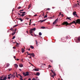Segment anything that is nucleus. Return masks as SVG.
<instances>
[{
  "label": "nucleus",
  "instance_id": "8fccbe9b",
  "mask_svg": "<svg viewBox=\"0 0 80 80\" xmlns=\"http://www.w3.org/2000/svg\"><path fill=\"white\" fill-rule=\"evenodd\" d=\"M50 67H52V66L50 65H49V68H50Z\"/></svg>",
  "mask_w": 80,
  "mask_h": 80
},
{
  "label": "nucleus",
  "instance_id": "412c9836",
  "mask_svg": "<svg viewBox=\"0 0 80 80\" xmlns=\"http://www.w3.org/2000/svg\"><path fill=\"white\" fill-rule=\"evenodd\" d=\"M7 80V77H4L3 79V80Z\"/></svg>",
  "mask_w": 80,
  "mask_h": 80
},
{
  "label": "nucleus",
  "instance_id": "6ab92c4d",
  "mask_svg": "<svg viewBox=\"0 0 80 80\" xmlns=\"http://www.w3.org/2000/svg\"><path fill=\"white\" fill-rule=\"evenodd\" d=\"M36 75H37L38 76L40 75V73L38 72L36 73Z\"/></svg>",
  "mask_w": 80,
  "mask_h": 80
},
{
  "label": "nucleus",
  "instance_id": "864d4df0",
  "mask_svg": "<svg viewBox=\"0 0 80 80\" xmlns=\"http://www.w3.org/2000/svg\"><path fill=\"white\" fill-rule=\"evenodd\" d=\"M31 21H32V19H30V23H31Z\"/></svg>",
  "mask_w": 80,
  "mask_h": 80
},
{
  "label": "nucleus",
  "instance_id": "58836bf2",
  "mask_svg": "<svg viewBox=\"0 0 80 80\" xmlns=\"http://www.w3.org/2000/svg\"><path fill=\"white\" fill-rule=\"evenodd\" d=\"M62 15V14H61V12H60L59 13V15H58V16H60V15Z\"/></svg>",
  "mask_w": 80,
  "mask_h": 80
},
{
  "label": "nucleus",
  "instance_id": "09e8293b",
  "mask_svg": "<svg viewBox=\"0 0 80 80\" xmlns=\"http://www.w3.org/2000/svg\"><path fill=\"white\" fill-rule=\"evenodd\" d=\"M18 15H20V16H21V14L19 13H18Z\"/></svg>",
  "mask_w": 80,
  "mask_h": 80
},
{
  "label": "nucleus",
  "instance_id": "c9c22d12",
  "mask_svg": "<svg viewBox=\"0 0 80 80\" xmlns=\"http://www.w3.org/2000/svg\"><path fill=\"white\" fill-rule=\"evenodd\" d=\"M24 15H25V14H22V15H21V16H22V17H23Z\"/></svg>",
  "mask_w": 80,
  "mask_h": 80
},
{
  "label": "nucleus",
  "instance_id": "603ef678",
  "mask_svg": "<svg viewBox=\"0 0 80 80\" xmlns=\"http://www.w3.org/2000/svg\"><path fill=\"white\" fill-rule=\"evenodd\" d=\"M77 4H76L75 5V7H77Z\"/></svg>",
  "mask_w": 80,
  "mask_h": 80
},
{
  "label": "nucleus",
  "instance_id": "4c0bfd02",
  "mask_svg": "<svg viewBox=\"0 0 80 80\" xmlns=\"http://www.w3.org/2000/svg\"><path fill=\"white\" fill-rule=\"evenodd\" d=\"M53 74L54 76H55V75H56V74L55 73V72H54Z\"/></svg>",
  "mask_w": 80,
  "mask_h": 80
},
{
  "label": "nucleus",
  "instance_id": "a878e982",
  "mask_svg": "<svg viewBox=\"0 0 80 80\" xmlns=\"http://www.w3.org/2000/svg\"><path fill=\"white\" fill-rule=\"evenodd\" d=\"M34 70L35 71H39V70L38 69H34Z\"/></svg>",
  "mask_w": 80,
  "mask_h": 80
},
{
  "label": "nucleus",
  "instance_id": "f8f14e48",
  "mask_svg": "<svg viewBox=\"0 0 80 80\" xmlns=\"http://www.w3.org/2000/svg\"><path fill=\"white\" fill-rule=\"evenodd\" d=\"M22 53H24V52H25V50L23 49V48H22Z\"/></svg>",
  "mask_w": 80,
  "mask_h": 80
},
{
  "label": "nucleus",
  "instance_id": "f3484780",
  "mask_svg": "<svg viewBox=\"0 0 80 80\" xmlns=\"http://www.w3.org/2000/svg\"><path fill=\"white\" fill-rule=\"evenodd\" d=\"M15 33H16L15 32H13L12 33V36L14 35L15 34Z\"/></svg>",
  "mask_w": 80,
  "mask_h": 80
},
{
  "label": "nucleus",
  "instance_id": "0eeeda50",
  "mask_svg": "<svg viewBox=\"0 0 80 80\" xmlns=\"http://www.w3.org/2000/svg\"><path fill=\"white\" fill-rule=\"evenodd\" d=\"M47 19H45L44 20H40L38 22H43L44 21H45V20H46Z\"/></svg>",
  "mask_w": 80,
  "mask_h": 80
},
{
  "label": "nucleus",
  "instance_id": "bf43d9fd",
  "mask_svg": "<svg viewBox=\"0 0 80 80\" xmlns=\"http://www.w3.org/2000/svg\"><path fill=\"white\" fill-rule=\"evenodd\" d=\"M16 44L17 45H19V44H18V43H17V42H16Z\"/></svg>",
  "mask_w": 80,
  "mask_h": 80
},
{
  "label": "nucleus",
  "instance_id": "ddd939ff",
  "mask_svg": "<svg viewBox=\"0 0 80 80\" xmlns=\"http://www.w3.org/2000/svg\"><path fill=\"white\" fill-rule=\"evenodd\" d=\"M71 17H67L66 18V19H68V20H72V19H71Z\"/></svg>",
  "mask_w": 80,
  "mask_h": 80
},
{
  "label": "nucleus",
  "instance_id": "0e129e2a",
  "mask_svg": "<svg viewBox=\"0 0 80 80\" xmlns=\"http://www.w3.org/2000/svg\"><path fill=\"white\" fill-rule=\"evenodd\" d=\"M26 53H27L28 55V54H29V53H28V52H26Z\"/></svg>",
  "mask_w": 80,
  "mask_h": 80
},
{
  "label": "nucleus",
  "instance_id": "dca6fc26",
  "mask_svg": "<svg viewBox=\"0 0 80 80\" xmlns=\"http://www.w3.org/2000/svg\"><path fill=\"white\" fill-rule=\"evenodd\" d=\"M10 30H11L12 32H13L14 31V30L13 29V28H12L10 29Z\"/></svg>",
  "mask_w": 80,
  "mask_h": 80
},
{
  "label": "nucleus",
  "instance_id": "3c124183",
  "mask_svg": "<svg viewBox=\"0 0 80 80\" xmlns=\"http://www.w3.org/2000/svg\"><path fill=\"white\" fill-rule=\"evenodd\" d=\"M16 46L17 47H19V46L18 45H16Z\"/></svg>",
  "mask_w": 80,
  "mask_h": 80
},
{
  "label": "nucleus",
  "instance_id": "f03ea898",
  "mask_svg": "<svg viewBox=\"0 0 80 80\" xmlns=\"http://www.w3.org/2000/svg\"><path fill=\"white\" fill-rule=\"evenodd\" d=\"M62 24L63 25H66V26H67V25H70V23H68V22H63V23H62Z\"/></svg>",
  "mask_w": 80,
  "mask_h": 80
},
{
  "label": "nucleus",
  "instance_id": "5701e85b",
  "mask_svg": "<svg viewBox=\"0 0 80 80\" xmlns=\"http://www.w3.org/2000/svg\"><path fill=\"white\" fill-rule=\"evenodd\" d=\"M78 41H80V37H79L78 38Z\"/></svg>",
  "mask_w": 80,
  "mask_h": 80
},
{
  "label": "nucleus",
  "instance_id": "2eb2a0df",
  "mask_svg": "<svg viewBox=\"0 0 80 80\" xmlns=\"http://www.w3.org/2000/svg\"><path fill=\"white\" fill-rule=\"evenodd\" d=\"M35 42H36V43L37 46H38V42L37 41V40H36Z\"/></svg>",
  "mask_w": 80,
  "mask_h": 80
},
{
  "label": "nucleus",
  "instance_id": "aec40b11",
  "mask_svg": "<svg viewBox=\"0 0 80 80\" xmlns=\"http://www.w3.org/2000/svg\"><path fill=\"white\" fill-rule=\"evenodd\" d=\"M30 48H32V49H33V48H34V47H33L32 46H30Z\"/></svg>",
  "mask_w": 80,
  "mask_h": 80
},
{
  "label": "nucleus",
  "instance_id": "ea45409f",
  "mask_svg": "<svg viewBox=\"0 0 80 80\" xmlns=\"http://www.w3.org/2000/svg\"><path fill=\"white\" fill-rule=\"evenodd\" d=\"M20 80H23V79L22 78H20Z\"/></svg>",
  "mask_w": 80,
  "mask_h": 80
},
{
  "label": "nucleus",
  "instance_id": "7c9ffc66",
  "mask_svg": "<svg viewBox=\"0 0 80 80\" xmlns=\"http://www.w3.org/2000/svg\"><path fill=\"white\" fill-rule=\"evenodd\" d=\"M28 55H30V56H32V53H29L28 54Z\"/></svg>",
  "mask_w": 80,
  "mask_h": 80
},
{
  "label": "nucleus",
  "instance_id": "5fc2aeb1",
  "mask_svg": "<svg viewBox=\"0 0 80 80\" xmlns=\"http://www.w3.org/2000/svg\"><path fill=\"white\" fill-rule=\"evenodd\" d=\"M17 60V61L19 60V59H15V60Z\"/></svg>",
  "mask_w": 80,
  "mask_h": 80
},
{
  "label": "nucleus",
  "instance_id": "a19ab883",
  "mask_svg": "<svg viewBox=\"0 0 80 80\" xmlns=\"http://www.w3.org/2000/svg\"><path fill=\"white\" fill-rule=\"evenodd\" d=\"M15 38V36H13L12 38V39H14V38Z\"/></svg>",
  "mask_w": 80,
  "mask_h": 80
},
{
  "label": "nucleus",
  "instance_id": "4468645a",
  "mask_svg": "<svg viewBox=\"0 0 80 80\" xmlns=\"http://www.w3.org/2000/svg\"><path fill=\"white\" fill-rule=\"evenodd\" d=\"M31 56H32L33 57H35V54H34V53H32Z\"/></svg>",
  "mask_w": 80,
  "mask_h": 80
},
{
  "label": "nucleus",
  "instance_id": "69168bd1",
  "mask_svg": "<svg viewBox=\"0 0 80 80\" xmlns=\"http://www.w3.org/2000/svg\"><path fill=\"white\" fill-rule=\"evenodd\" d=\"M10 75H11V74L8 75V76H10Z\"/></svg>",
  "mask_w": 80,
  "mask_h": 80
},
{
  "label": "nucleus",
  "instance_id": "338daca9",
  "mask_svg": "<svg viewBox=\"0 0 80 80\" xmlns=\"http://www.w3.org/2000/svg\"><path fill=\"white\" fill-rule=\"evenodd\" d=\"M15 31H17V28L15 29Z\"/></svg>",
  "mask_w": 80,
  "mask_h": 80
},
{
  "label": "nucleus",
  "instance_id": "c756f323",
  "mask_svg": "<svg viewBox=\"0 0 80 80\" xmlns=\"http://www.w3.org/2000/svg\"><path fill=\"white\" fill-rule=\"evenodd\" d=\"M11 78V77H10V76H8V79H10Z\"/></svg>",
  "mask_w": 80,
  "mask_h": 80
},
{
  "label": "nucleus",
  "instance_id": "49530a36",
  "mask_svg": "<svg viewBox=\"0 0 80 80\" xmlns=\"http://www.w3.org/2000/svg\"><path fill=\"white\" fill-rule=\"evenodd\" d=\"M61 15L62 16V17H64V15H63V14H61Z\"/></svg>",
  "mask_w": 80,
  "mask_h": 80
},
{
  "label": "nucleus",
  "instance_id": "4d7b16f0",
  "mask_svg": "<svg viewBox=\"0 0 80 80\" xmlns=\"http://www.w3.org/2000/svg\"><path fill=\"white\" fill-rule=\"evenodd\" d=\"M50 8H48L47 9V10H50Z\"/></svg>",
  "mask_w": 80,
  "mask_h": 80
},
{
  "label": "nucleus",
  "instance_id": "473e14b6",
  "mask_svg": "<svg viewBox=\"0 0 80 80\" xmlns=\"http://www.w3.org/2000/svg\"><path fill=\"white\" fill-rule=\"evenodd\" d=\"M23 9L20 10L19 11V12H23Z\"/></svg>",
  "mask_w": 80,
  "mask_h": 80
},
{
  "label": "nucleus",
  "instance_id": "20e7f679",
  "mask_svg": "<svg viewBox=\"0 0 80 80\" xmlns=\"http://www.w3.org/2000/svg\"><path fill=\"white\" fill-rule=\"evenodd\" d=\"M68 38V36H66V38H65V37H63V38H62V39H61V40H65V39H66V38Z\"/></svg>",
  "mask_w": 80,
  "mask_h": 80
},
{
  "label": "nucleus",
  "instance_id": "2f4dec72",
  "mask_svg": "<svg viewBox=\"0 0 80 80\" xmlns=\"http://www.w3.org/2000/svg\"><path fill=\"white\" fill-rule=\"evenodd\" d=\"M22 8V7H18V9H20V8Z\"/></svg>",
  "mask_w": 80,
  "mask_h": 80
},
{
  "label": "nucleus",
  "instance_id": "423d86ee",
  "mask_svg": "<svg viewBox=\"0 0 80 80\" xmlns=\"http://www.w3.org/2000/svg\"><path fill=\"white\" fill-rule=\"evenodd\" d=\"M35 30H36V28H33L30 29V31H33H33H35Z\"/></svg>",
  "mask_w": 80,
  "mask_h": 80
},
{
  "label": "nucleus",
  "instance_id": "052dcab7",
  "mask_svg": "<svg viewBox=\"0 0 80 80\" xmlns=\"http://www.w3.org/2000/svg\"><path fill=\"white\" fill-rule=\"evenodd\" d=\"M17 27L16 25L13 26V28H14V27Z\"/></svg>",
  "mask_w": 80,
  "mask_h": 80
},
{
  "label": "nucleus",
  "instance_id": "39448f33",
  "mask_svg": "<svg viewBox=\"0 0 80 80\" xmlns=\"http://www.w3.org/2000/svg\"><path fill=\"white\" fill-rule=\"evenodd\" d=\"M77 12H76L75 11L73 12V15H74V16H77V14H76Z\"/></svg>",
  "mask_w": 80,
  "mask_h": 80
},
{
  "label": "nucleus",
  "instance_id": "c85d7f7f",
  "mask_svg": "<svg viewBox=\"0 0 80 80\" xmlns=\"http://www.w3.org/2000/svg\"><path fill=\"white\" fill-rule=\"evenodd\" d=\"M11 78H13V75H11Z\"/></svg>",
  "mask_w": 80,
  "mask_h": 80
},
{
  "label": "nucleus",
  "instance_id": "de8ad7c7",
  "mask_svg": "<svg viewBox=\"0 0 80 80\" xmlns=\"http://www.w3.org/2000/svg\"><path fill=\"white\" fill-rule=\"evenodd\" d=\"M58 18L57 19H56L55 20V21L57 22V21H58Z\"/></svg>",
  "mask_w": 80,
  "mask_h": 80
},
{
  "label": "nucleus",
  "instance_id": "79ce46f5",
  "mask_svg": "<svg viewBox=\"0 0 80 80\" xmlns=\"http://www.w3.org/2000/svg\"><path fill=\"white\" fill-rule=\"evenodd\" d=\"M31 7V6H30V4L29 5V6H28V8H30V7Z\"/></svg>",
  "mask_w": 80,
  "mask_h": 80
},
{
  "label": "nucleus",
  "instance_id": "9b49d317",
  "mask_svg": "<svg viewBox=\"0 0 80 80\" xmlns=\"http://www.w3.org/2000/svg\"><path fill=\"white\" fill-rule=\"evenodd\" d=\"M41 15L42 17H44L45 14L44 12H42L41 13Z\"/></svg>",
  "mask_w": 80,
  "mask_h": 80
},
{
  "label": "nucleus",
  "instance_id": "cd10ccee",
  "mask_svg": "<svg viewBox=\"0 0 80 80\" xmlns=\"http://www.w3.org/2000/svg\"><path fill=\"white\" fill-rule=\"evenodd\" d=\"M51 76L52 77L54 78V75H51Z\"/></svg>",
  "mask_w": 80,
  "mask_h": 80
},
{
  "label": "nucleus",
  "instance_id": "4be33fe9",
  "mask_svg": "<svg viewBox=\"0 0 80 80\" xmlns=\"http://www.w3.org/2000/svg\"><path fill=\"white\" fill-rule=\"evenodd\" d=\"M56 23H57V22L54 21V22H53V25H55V24H56Z\"/></svg>",
  "mask_w": 80,
  "mask_h": 80
},
{
  "label": "nucleus",
  "instance_id": "a18cd8bd",
  "mask_svg": "<svg viewBox=\"0 0 80 80\" xmlns=\"http://www.w3.org/2000/svg\"><path fill=\"white\" fill-rule=\"evenodd\" d=\"M50 61L51 62H52V63H53V60H50Z\"/></svg>",
  "mask_w": 80,
  "mask_h": 80
},
{
  "label": "nucleus",
  "instance_id": "b1692460",
  "mask_svg": "<svg viewBox=\"0 0 80 80\" xmlns=\"http://www.w3.org/2000/svg\"><path fill=\"white\" fill-rule=\"evenodd\" d=\"M41 28L42 29H44V28H45L44 27H42Z\"/></svg>",
  "mask_w": 80,
  "mask_h": 80
},
{
  "label": "nucleus",
  "instance_id": "f704fd0d",
  "mask_svg": "<svg viewBox=\"0 0 80 80\" xmlns=\"http://www.w3.org/2000/svg\"><path fill=\"white\" fill-rule=\"evenodd\" d=\"M30 33L31 34L32 33H33V32H32V31H30Z\"/></svg>",
  "mask_w": 80,
  "mask_h": 80
},
{
  "label": "nucleus",
  "instance_id": "bb28decb",
  "mask_svg": "<svg viewBox=\"0 0 80 80\" xmlns=\"http://www.w3.org/2000/svg\"><path fill=\"white\" fill-rule=\"evenodd\" d=\"M12 70V68H10L8 69V71H11Z\"/></svg>",
  "mask_w": 80,
  "mask_h": 80
},
{
  "label": "nucleus",
  "instance_id": "13d9d810",
  "mask_svg": "<svg viewBox=\"0 0 80 80\" xmlns=\"http://www.w3.org/2000/svg\"><path fill=\"white\" fill-rule=\"evenodd\" d=\"M13 49L16 48L15 47H13Z\"/></svg>",
  "mask_w": 80,
  "mask_h": 80
},
{
  "label": "nucleus",
  "instance_id": "6e6552de",
  "mask_svg": "<svg viewBox=\"0 0 80 80\" xmlns=\"http://www.w3.org/2000/svg\"><path fill=\"white\" fill-rule=\"evenodd\" d=\"M17 19H18V20H20L21 22H23V20H22V19L21 18H17Z\"/></svg>",
  "mask_w": 80,
  "mask_h": 80
},
{
  "label": "nucleus",
  "instance_id": "f257e3e1",
  "mask_svg": "<svg viewBox=\"0 0 80 80\" xmlns=\"http://www.w3.org/2000/svg\"><path fill=\"white\" fill-rule=\"evenodd\" d=\"M70 25H71L72 23H75V25H77V23H78V24H80V19H78L76 20V22L75 21H73L71 23H69Z\"/></svg>",
  "mask_w": 80,
  "mask_h": 80
},
{
  "label": "nucleus",
  "instance_id": "1a4fd4ad",
  "mask_svg": "<svg viewBox=\"0 0 80 80\" xmlns=\"http://www.w3.org/2000/svg\"><path fill=\"white\" fill-rule=\"evenodd\" d=\"M14 65L15 68H17L18 67V65L17 64H14Z\"/></svg>",
  "mask_w": 80,
  "mask_h": 80
},
{
  "label": "nucleus",
  "instance_id": "e2e57ef3",
  "mask_svg": "<svg viewBox=\"0 0 80 80\" xmlns=\"http://www.w3.org/2000/svg\"><path fill=\"white\" fill-rule=\"evenodd\" d=\"M20 13H22V12H21V11L20 12Z\"/></svg>",
  "mask_w": 80,
  "mask_h": 80
},
{
  "label": "nucleus",
  "instance_id": "a211bd4d",
  "mask_svg": "<svg viewBox=\"0 0 80 80\" xmlns=\"http://www.w3.org/2000/svg\"><path fill=\"white\" fill-rule=\"evenodd\" d=\"M10 66V64H9V63H7V66L6 67V68H7V67H8V66Z\"/></svg>",
  "mask_w": 80,
  "mask_h": 80
},
{
  "label": "nucleus",
  "instance_id": "37998d69",
  "mask_svg": "<svg viewBox=\"0 0 80 80\" xmlns=\"http://www.w3.org/2000/svg\"><path fill=\"white\" fill-rule=\"evenodd\" d=\"M26 12H22V14H25V13H26Z\"/></svg>",
  "mask_w": 80,
  "mask_h": 80
},
{
  "label": "nucleus",
  "instance_id": "680f3d73",
  "mask_svg": "<svg viewBox=\"0 0 80 80\" xmlns=\"http://www.w3.org/2000/svg\"><path fill=\"white\" fill-rule=\"evenodd\" d=\"M51 72H52L53 71V70L52 69H51Z\"/></svg>",
  "mask_w": 80,
  "mask_h": 80
},
{
  "label": "nucleus",
  "instance_id": "7ed1b4c3",
  "mask_svg": "<svg viewBox=\"0 0 80 80\" xmlns=\"http://www.w3.org/2000/svg\"><path fill=\"white\" fill-rule=\"evenodd\" d=\"M23 75H24L25 77L26 76H28L29 75V72H26V73L25 72L23 73Z\"/></svg>",
  "mask_w": 80,
  "mask_h": 80
},
{
  "label": "nucleus",
  "instance_id": "393cba45",
  "mask_svg": "<svg viewBox=\"0 0 80 80\" xmlns=\"http://www.w3.org/2000/svg\"><path fill=\"white\" fill-rule=\"evenodd\" d=\"M39 35L40 36H41V35H42V33H41V32H39Z\"/></svg>",
  "mask_w": 80,
  "mask_h": 80
},
{
  "label": "nucleus",
  "instance_id": "6e6d98bb",
  "mask_svg": "<svg viewBox=\"0 0 80 80\" xmlns=\"http://www.w3.org/2000/svg\"><path fill=\"white\" fill-rule=\"evenodd\" d=\"M36 16H37V15L35 14V15H34V17H36Z\"/></svg>",
  "mask_w": 80,
  "mask_h": 80
},
{
  "label": "nucleus",
  "instance_id": "72a5a7b5",
  "mask_svg": "<svg viewBox=\"0 0 80 80\" xmlns=\"http://www.w3.org/2000/svg\"><path fill=\"white\" fill-rule=\"evenodd\" d=\"M46 17H47V15H46V16H45L44 17V18H46Z\"/></svg>",
  "mask_w": 80,
  "mask_h": 80
},
{
  "label": "nucleus",
  "instance_id": "e433bc0d",
  "mask_svg": "<svg viewBox=\"0 0 80 80\" xmlns=\"http://www.w3.org/2000/svg\"><path fill=\"white\" fill-rule=\"evenodd\" d=\"M32 80H36V79L35 78H33Z\"/></svg>",
  "mask_w": 80,
  "mask_h": 80
},
{
  "label": "nucleus",
  "instance_id": "774afa93",
  "mask_svg": "<svg viewBox=\"0 0 80 80\" xmlns=\"http://www.w3.org/2000/svg\"><path fill=\"white\" fill-rule=\"evenodd\" d=\"M28 80H31V79H30V78H29Z\"/></svg>",
  "mask_w": 80,
  "mask_h": 80
},
{
  "label": "nucleus",
  "instance_id": "c03bdc74",
  "mask_svg": "<svg viewBox=\"0 0 80 80\" xmlns=\"http://www.w3.org/2000/svg\"><path fill=\"white\" fill-rule=\"evenodd\" d=\"M2 77H3L2 76V77H1V79H0V80H3L2 79Z\"/></svg>",
  "mask_w": 80,
  "mask_h": 80
},
{
  "label": "nucleus",
  "instance_id": "9d476101",
  "mask_svg": "<svg viewBox=\"0 0 80 80\" xmlns=\"http://www.w3.org/2000/svg\"><path fill=\"white\" fill-rule=\"evenodd\" d=\"M19 66L20 67H23V64H20Z\"/></svg>",
  "mask_w": 80,
  "mask_h": 80
}]
</instances>
